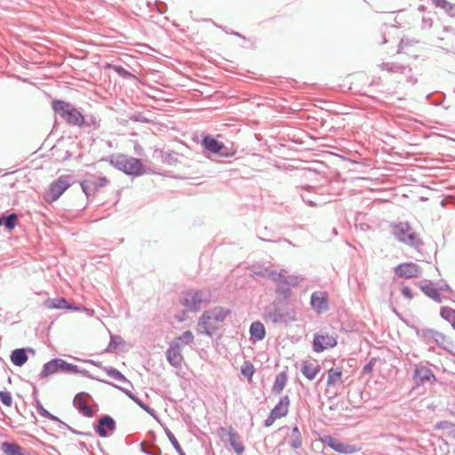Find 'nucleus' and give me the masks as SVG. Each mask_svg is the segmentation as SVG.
Listing matches in <instances>:
<instances>
[{
    "mask_svg": "<svg viewBox=\"0 0 455 455\" xmlns=\"http://www.w3.org/2000/svg\"><path fill=\"white\" fill-rule=\"evenodd\" d=\"M230 313L228 308L223 307H215L204 311L196 324L197 333L212 336L218 330L219 324L222 323Z\"/></svg>",
    "mask_w": 455,
    "mask_h": 455,
    "instance_id": "obj_1",
    "label": "nucleus"
},
{
    "mask_svg": "<svg viewBox=\"0 0 455 455\" xmlns=\"http://www.w3.org/2000/svg\"><path fill=\"white\" fill-rule=\"evenodd\" d=\"M264 319L275 325L287 326L297 321V312L287 303L274 302L266 307Z\"/></svg>",
    "mask_w": 455,
    "mask_h": 455,
    "instance_id": "obj_2",
    "label": "nucleus"
},
{
    "mask_svg": "<svg viewBox=\"0 0 455 455\" xmlns=\"http://www.w3.org/2000/svg\"><path fill=\"white\" fill-rule=\"evenodd\" d=\"M57 372L70 373V374H82L83 376L93 379L100 380L98 378L92 377L86 370H80L76 365L69 363L63 359L55 358L44 363L39 376L40 378H46Z\"/></svg>",
    "mask_w": 455,
    "mask_h": 455,
    "instance_id": "obj_3",
    "label": "nucleus"
},
{
    "mask_svg": "<svg viewBox=\"0 0 455 455\" xmlns=\"http://www.w3.org/2000/svg\"><path fill=\"white\" fill-rule=\"evenodd\" d=\"M52 108L68 124L83 127L84 116L71 103L61 100H54L52 102Z\"/></svg>",
    "mask_w": 455,
    "mask_h": 455,
    "instance_id": "obj_4",
    "label": "nucleus"
},
{
    "mask_svg": "<svg viewBox=\"0 0 455 455\" xmlns=\"http://www.w3.org/2000/svg\"><path fill=\"white\" fill-rule=\"evenodd\" d=\"M110 164L119 171L132 176H140L145 172L141 161L126 155L111 156Z\"/></svg>",
    "mask_w": 455,
    "mask_h": 455,
    "instance_id": "obj_5",
    "label": "nucleus"
},
{
    "mask_svg": "<svg viewBox=\"0 0 455 455\" xmlns=\"http://www.w3.org/2000/svg\"><path fill=\"white\" fill-rule=\"evenodd\" d=\"M211 300V292L209 290L190 289L183 292L181 304L190 312H197L201 309L203 303H208Z\"/></svg>",
    "mask_w": 455,
    "mask_h": 455,
    "instance_id": "obj_6",
    "label": "nucleus"
},
{
    "mask_svg": "<svg viewBox=\"0 0 455 455\" xmlns=\"http://www.w3.org/2000/svg\"><path fill=\"white\" fill-rule=\"evenodd\" d=\"M393 235L401 243L407 245L418 247L422 242L417 233L407 222H400L392 227Z\"/></svg>",
    "mask_w": 455,
    "mask_h": 455,
    "instance_id": "obj_7",
    "label": "nucleus"
},
{
    "mask_svg": "<svg viewBox=\"0 0 455 455\" xmlns=\"http://www.w3.org/2000/svg\"><path fill=\"white\" fill-rule=\"evenodd\" d=\"M415 332L417 337L427 345L435 344L448 350V346L452 344L446 335L431 328H415Z\"/></svg>",
    "mask_w": 455,
    "mask_h": 455,
    "instance_id": "obj_8",
    "label": "nucleus"
},
{
    "mask_svg": "<svg viewBox=\"0 0 455 455\" xmlns=\"http://www.w3.org/2000/svg\"><path fill=\"white\" fill-rule=\"evenodd\" d=\"M268 277L276 283V292L285 299L291 296V288L299 283L298 276L285 275L275 271H271Z\"/></svg>",
    "mask_w": 455,
    "mask_h": 455,
    "instance_id": "obj_9",
    "label": "nucleus"
},
{
    "mask_svg": "<svg viewBox=\"0 0 455 455\" xmlns=\"http://www.w3.org/2000/svg\"><path fill=\"white\" fill-rule=\"evenodd\" d=\"M73 183L72 176L61 175L50 185L47 195L52 201H56Z\"/></svg>",
    "mask_w": 455,
    "mask_h": 455,
    "instance_id": "obj_10",
    "label": "nucleus"
},
{
    "mask_svg": "<svg viewBox=\"0 0 455 455\" xmlns=\"http://www.w3.org/2000/svg\"><path fill=\"white\" fill-rule=\"evenodd\" d=\"M201 145L208 153H212L221 157H228L233 155L228 152V148L224 143L217 140L211 135L204 136Z\"/></svg>",
    "mask_w": 455,
    "mask_h": 455,
    "instance_id": "obj_11",
    "label": "nucleus"
},
{
    "mask_svg": "<svg viewBox=\"0 0 455 455\" xmlns=\"http://www.w3.org/2000/svg\"><path fill=\"white\" fill-rule=\"evenodd\" d=\"M337 345V336L331 335L323 331L314 335L313 350L320 353Z\"/></svg>",
    "mask_w": 455,
    "mask_h": 455,
    "instance_id": "obj_12",
    "label": "nucleus"
},
{
    "mask_svg": "<svg viewBox=\"0 0 455 455\" xmlns=\"http://www.w3.org/2000/svg\"><path fill=\"white\" fill-rule=\"evenodd\" d=\"M381 70H385L390 74H403L406 77V81L415 84L417 79L411 76V68L408 66L402 65L396 62H382L379 65Z\"/></svg>",
    "mask_w": 455,
    "mask_h": 455,
    "instance_id": "obj_13",
    "label": "nucleus"
},
{
    "mask_svg": "<svg viewBox=\"0 0 455 455\" xmlns=\"http://www.w3.org/2000/svg\"><path fill=\"white\" fill-rule=\"evenodd\" d=\"M412 379L417 385L426 382L434 383L436 381L433 371L423 364H417L415 366Z\"/></svg>",
    "mask_w": 455,
    "mask_h": 455,
    "instance_id": "obj_14",
    "label": "nucleus"
},
{
    "mask_svg": "<svg viewBox=\"0 0 455 455\" xmlns=\"http://www.w3.org/2000/svg\"><path fill=\"white\" fill-rule=\"evenodd\" d=\"M182 350L183 348H181L180 345L171 342L165 353L168 363L177 369H181L182 367L184 360Z\"/></svg>",
    "mask_w": 455,
    "mask_h": 455,
    "instance_id": "obj_15",
    "label": "nucleus"
},
{
    "mask_svg": "<svg viewBox=\"0 0 455 455\" xmlns=\"http://www.w3.org/2000/svg\"><path fill=\"white\" fill-rule=\"evenodd\" d=\"M395 273L397 276L403 278L418 277L420 267L413 262L401 263L395 268Z\"/></svg>",
    "mask_w": 455,
    "mask_h": 455,
    "instance_id": "obj_16",
    "label": "nucleus"
},
{
    "mask_svg": "<svg viewBox=\"0 0 455 455\" xmlns=\"http://www.w3.org/2000/svg\"><path fill=\"white\" fill-rule=\"evenodd\" d=\"M116 429V421L108 415H104L99 419L95 427L96 433L101 437H108Z\"/></svg>",
    "mask_w": 455,
    "mask_h": 455,
    "instance_id": "obj_17",
    "label": "nucleus"
},
{
    "mask_svg": "<svg viewBox=\"0 0 455 455\" xmlns=\"http://www.w3.org/2000/svg\"><path fill=\"white\" fill-rule=\"evenodd\" d=\"M310 304L318 314L327 311L329 308L327 293L321 291L313 292Z\"/></svg>",
    "mask_w": 455,
    "mask_h": 455,
    "instance_id": "obj_18",
    "label": "nucleus"
},
{
    "mask_svg": "<svg viewBox=\"0 0 455 455\" xmlns=\"http://www.w3.org/2000/svg\"><path fill=\"white\" fill-rule=\"evenodd\" d=\"M90 395L87 393H79L74 398V405L78 411L86 417H92L93 415L92 410L89 407L86 402V398H90Z\"/></svg>",
    "mask_w": 455,
    "mask_h": 455,
    "instance_id": "obj_19",
    "label": "nucleus"
},
{
    "mask_svg": "<svg viewBox=\"0 0 455 455\" xmlns=\"http://www.w3.org/2000/svg\"><path fill=\"white\" fill-rule=\"evenodd\" d=\"M220 430L223 435L227 434V435L228 436V443L230 446L234 449L235 452L237 455H242L243 452L244 451V446L240 440L239 435L232 429L228 431L226 428L220 427Z\"/></svg>",
    "mask_w": 455,
    "mask_h": 455,
    "instance_id": "obj_20",
    "label": "nucleus"
},
{
    "mask_svg": "<svg viewBox=\"0 0 455 455\" xmlns=\"http://www.w3.org/2000/svg\"><path fill=\"white\" fill-rule=\"evenodd\" d=\"M44 306L47 308L51 309H69L73 311L79 310V307L76 306L71 305L66 299L64 298H54V299H48L44 302Z\"/></svg>",
    "mask_w": 455,
    "mask_h": 455,
    "instance_id": "obj_21",
    "label": "nucleus"
},
{
    "mask_svg": "<svg viewBox=\"0 0 455 455\" xmlns=\"http://www.w3.org/2000/svg\"><path fill=\"white\" fill-rule=\"evenodd\" d=\"M341 367H332L327 371V387H334L343 383Z\"/></svg>",
    "mask_w": 455,
    "mask_h": 455,
    "instance_id": "obj_22",
    "label": "nucleus"
},
{
    "mask_svg": "<svg viewBox=\"0 0 455 455\" xmlns=\"http://www.w3.org/2000/svg\"><path fill=\"white\" fill-rule=\"evenodd\" d=\"M327 444L332 450H334L335 451H338L339 453L350 454L355 451L352 445L345 443H343L338 439L332 438V437H329V439L327 441Z\"/></svg>",
    "mask_w": 455,
    "mask_h": 455,
    "instance_id": "obj_23",
    "label": "nucleus"
},
{
    "mask_svg": "<svg viewBox=\"0 0 455 455\" xmlns=\"http://www.w3.org/2000/svg\"><path fill=\"white\" fill-rule=\"evenodd\" d=\"M286 440L293 450L299 449L302 446L301 433L297 426L291 427V432L287 434Z\"/></svg>",
    "mask_w": 455,
    "mask_h": 455,
    "instance_id": "obj_24",
    "label": "nucleus"
},
{
    "mask_svg": "<svg viewBox=\"0 0 455 455\" xmlns=\"http://www.w3.org/2000/svg\"><path fill=\"white\" fill-rule=\"evenodd\" d=\"M290 406V398L288 395H284L280 398L278 403L271 410L273 415H276L279 419L284 417L288 413Z\"/></svg>",
    "mask_w": 455,
    "mask_h": 455,
    "instance_id": "obj_25",
    "label": "nucleus"
},
{
    "mask_svg": "<svg viewBox=\"0 0 455 455\" xmlns=\"http://www.w3.org/2000/svg\"><path fill=\"white\" fill-rule=\"evenodd\" d=\"M251 339L253 342L260 341L265 338L266 331L262 323L253 322L250 326Z\"/></svg>",
    "mask_w": 455,
    "mask_h": 455,
    "instance_id": "obj_26",
    "label": "nucleus"
},
{
    "mask_svg": "<svg viewBox=\"0 0 455 455\" xmlns=\"http://www.w3.org/2000/svg\"><path fill=\"white\" fill-rule=\"evenodd\" d=\"M91 363H93L94 365L98 366V367H102L104 369V371H106V373L108 374V376H109L110 378L117 380V381H120V382H124V383H127L129 384L130 386H132L131 381H129L124 375L121 371H119L118 370H116V368H113V367H103L101 363H94L92 360H90L89 361Z\"/></svg>",
    "mask_w": 455,
    "mask_h": 455,
    "instance_id": "obj_27",
    "label": "nucleus"
},
{
    "mask_svg": "<svg viewBox=\"0 0 455 455\" xmlns=\"http://www.w3.org/2000/svg\"><path fill=\"white\" fill-rule=\"evenodd\" d=\"M11 361L16 366H22L28 361V355L25 348H16L11 354Z\"/></svg>",
    "mask_w": 455,
    "mask_h": 455,
    "instance_id": "obj_28",
    "label": "nucleus"
},
{
    "mask_svg": "<svg viewBox=\"0 0 455 455\" xmlns=\"http://www.w3.org/2000/svg\"><path fill=\"white\" fill-rule=\"evenodd\" d=\"M319 371L320 367L315 366L312 363L304 362L302 364L301 372L308 380H313Z\"/></svg>",
    "mask_w": 455,
    "mask_h": 455,
    "instance_id": "obj_29",
    "label": "nucleus"
},
{
    "mask_svg": "<svg viewBox=\"0 0 455 455\" xmlns=\"http://www.w3.org/2000/svg\"><path fill=\"white\" fill-rule=\"evenodd\" d=\"M287 382V375L284 371L280 372L276 375L274 386L272 387V393L279 395L283 390Z\"/></svg>",
    "mask_w": 455,
    "mask_h": 455,
    "instance_id": "obj_30",
    "label": "nucleus"
},
{
    "mask_svg": "<svg viewBox=\"0 0 455 455\" xmlns=\"http://www.w3.org/2000/svg\"><path fill=\"white\" fill-rule=\"evenodd\" d=\"M420 289L427 297H429L435 302H442V297L438 292V289L434 287L431 283L421 285Z\"/></svg>",
    "mask_w": 455,
    "mask_h": 455,
    "instance_id": "obj_31",
    "label": "nucleus"
},
{
    "mask_svg": "<svg viewBox=\"0 0 455 455\" xmlns=\"http://www.w3.org/2000/svg\"><path fill=\"white\" fill-rule=\"evenodd\" d=\"M1 449L5 455H24L21 447L15 443L4 442L2 443Z\"/></svg>",
    "mask_w": 455,
    "mask_h": 455,
    "instance_id": "obj_32",
    "label": "nucleus"
},
{
    "mask_svg": "<svg viewBox=\"0 0 455 455\" xmlns=\"http://www.w3.org/2000/svg\"><path fill=\"white\" fill-rule=\"evenodd\" d=\"M432 4L438 8L443 9L450 16H455V4H451L447 0H431Z\"/></svg>",
    "mask_w": 455,
    "mask_h": 455,
    "instance_id": "obj_33",
    "label": "nucleus"
},
{
    "mask_svg": "<svg viewBox=\"0 0 455 455\" xmlns=\"http://www.w3.org/2000/svg\"><path fill=\"white\" fill-rule=\"evenodd\" d=\"M18 215L11 213L9 215L0 216V226H4L6 229H13L17 224Z\"/></svg>",
    "mask_w": 455,
    "mask_h": 455,
    "instance_id": "obj_34",
    "label": "nucleus"
},
{
    "mask_svg": "<svg viewBox=\"0 0 455 455\" xmlns=\"http://www.w3.org/2000/svg\"><path fill=\"white\" fill-rule=\"evenodd\" d=\"M194 340V335L190 331H184L180 336L174 339L172 342L180 345L181 348L184 347L185 345H188L192 343Z\"/></svg>",
    "mask_w": 455,
    "mask_h": 455,
    "instance_id": "obj_35",
    "label": "nucleus"
},
{
    "mask_svg": "<svg viewBox=\"0 0 455 455\" xmlns=\"http://www.w3.org/2000/svg\"><path fill=\"white\" fill-rule=\"evenodd\" d=\"M440 315L442 318L449 322L455 330V309L448 307H443L440 310Z\"/></svg>",
    "mask_w": 455,
    "mask_h": 455,
    "instance_id": "obj_36",
    "label": "nucleus"
},
{
    "mask_svg": "<svg viewBox=\"0 0 455 455\" xmlns=\"http://www.w3.org/2000/svg\"><path fill=\"white\" fill-rule=\"evenodd\" d=\"M36 411L42 417H44V418L49 419L53 420V421L60 422V423L63 424L66 427L70 429L72 432H75V430H73L70 427L66 425L64 422L60 421V419H58L56 416L51 414L46 409L44 408V406L39 402L36 404Z\"/></svg>",
    "mask_w": 455,
    "mask_h": 455,
    "instance_id": "obj_37",
    "label": "nucleus"
},
{
    "mask_svg": "<svg viewBox=\"0 0 455 455\" xmlns=\"http://www.w3.org/2000/svg\"><path fill=\"white\" fill-rule=\"evenodd\" d=\"M417 44H419V40H417L415 38H409V37L402 38L400 41V44L398 45L397 52L398 53H400V52L409 53V52H408L409 48Z\"/></svg>",
    "mask_w": 455,
    "mask_h": 455,
    "instance_id": "obj_38",
    "label": "nucleus"
},
{
    "mask_svg": "<svg viewBox=\"0 0 455 455\" xmlns=\"http://www.w3.org/2000/svg\"><path fill=\"white\" fill-rule=\"evenodd\" d=\"M81 188L87 197L94 196L97 192L95 188V184L92 181L91 179L85 180L83 182H81Z\"/></svg>",
    "mask_w": 455,
    "mask_h": 455,
    "instance_id": "obj_39",
    "label": "nucleus"
},
{
    "mask_svg": "<svg viewBox=\"0 0 455 455\" xmlns=\"http://www.w3.org/2000/svg\"><path fill=\"white\" fill-rule=\"evenodd\" d=\"M140 450L148 455H162L161 449L153 444H148L146 442L140 443Z\"/></svg>",
    "mask_w": 455,
    "mask_h": 455,
    "instance_id": "obj_40",
    "label": "nucleus"
},
{
    "mask_svg": "<svg viewBox=\"0 0 455 455\" xmlns=\"http://www.w3.org/2000/svg\"><path fill=\"white\" fill-rule=\"evenodd\" d=\"M124 343L123 338L119 335H111L110 342L107 348L108 352H114L119 348L121 345Z\"/></svg>",
    "mask_w": 455,
    "mask_h": 455,
    "instance_id": "obj_41",
    "label": "nucleus"
},
{
    "mask_svg": "<svg viewBox=\"0 0 455 455\" xmlns=\"http://www.w3.org/2000/svg\"><path fill=\"white\" fill-rule=\"evenodd\" d=\"M165 433H166V435H167L168 439L172 443V446L177 451V452L180 455H186V453L182 450L180 444L179 443V442L176 439V437L174 436V435L168 428H165Z\"/></svg>",
    "mask_w": 455,
    "mask_h": 455,
    "instance_id": "obj_42",
    "label": "nucleus"
},
{
    "mask_svg": "<svg viewBox=\"0 0 455 455\" xmlns=\"http://www.w3.org/2000/svg\"><path fill=\"white\" fill-rule=\"evenodd\" d=\"M160 157L163 162L172 164L177 161V154L174 151H160Z\"/></svg>",
    "mask_w": 455,
    "mask_h": 455,
    "instance_id": "obj_43",
    "label": "nucleus"
},
{
    "mask_svg": "<svg viewBox=\"0 0 455 455\" xmlns=\"http://www.w3.org/2000/svg\"><path fill=\"white\" fill-rule=\"evenodd\" d=\"M241 372L243 376L247 377L248 379H251L254 373V367L251 363L244 362L241 367Z\"/></svg>",
    "mask_w": 455,
    "mask_h": 455,
    "instance_id": "obj_44",
    "label": "nucleus"
},
{
    "mask_svg": "<svg viewBox=\"0 0 455 455\" xmlns=\"http://www.w3.org/2000/svg\"><path fill=\"white\" fill-rule=\"evenodd\" d=\"M435 428V429H447L450 431H453V430H455V424H453L450 421H447V420H442V421L436 422Z\"/></svg>",
    "mask_w": 455,
    "mask_h": 455,
    "instance_id": "obj_45",
    "label": "nucleus"
},
{
    "mask_svg": "<svg viewBox=\"0 0 455 455\" xmlns=\"http://www.w3.org/2000/svg\"><path fill=\"white\" fill-rule=\"evenodd\" d=\"M83 127H99L98 120L94 116H84V123Z\"/></svg>",
    "mask_w": 455,
    "mask_h": 455,
    "instance_id": "obj_46",
    "label": "nucleus"
},
{
    "mask_svg": "<svg viewBox=\"0 0 455 455\" xmlns=\"http://www.w3.org/2000/svg\"><path fill=\"white\" fill-rule=\"evenodd\" d=\"M0 401L6 406H11L12 403V395L8 391H0Z\"/></svg>",
    "mask_w": 455,
    "mask_h": 455,
    "instance_id": "obj_47",
    "label": "nucleus"
},
{
    "mask_svg": "<svg viewBox=\"0 0 455 455\" xmlns=\"http://www.w3.org/2000/svg\"><path fill=\"white\" fill-rule=\"evenodd\" d=\"M92 181L95 184V188L98 190L100 188L105 187L108 184V180L105 177L92 178Z\"/></svg>",
    "mask_w": 455,
    "mask_h": 455,
    "instance_id": "obj_48",
    "label": "nucleus"
},
{
    "mask_svg": "<svg viewBox=\"0 0 455 455\" xmlns=\"http://www.w3.org/2000/svg\"><path fill=\"white\" fill-rule=\"evenodd\" d=\"M300 196H301L302 200H303L307 204H308V205H310V206H316V205H318V204H321V202H318V201H317V196H313V198H312V196H309V197H308L307 196L303 195V194H301Z\"/></svg>",
    "mask_w": 455,
    "mask_h": 455,
    "instance_id": "obj_49",
    "label": "nucleus"
},
{
    "mask_svg": "<svg viewBox=\"0 0 455 455\" xmlns=\"http://www.w3.org/2000/svg\"><path fill=\"white\" fill-rule=\"evenodd\" d=\"M119 76H123V77H129L132 76V74L127 71L124 67L122 66H116V65H112L110 66Z\"/></svg>",
    "mask_w": 455,
    "mask_h": 455,
    "instance_id": "obj_50",
    "label": "nucleus"
},
{
    "mask_svg": "<svg viewBox=\"0 0 455 455\" xmlns=\"http://www.w3.org/2000/svg\"><path fill=\"white\" fill-rule=\"evenodd\" d=\"M104 382V380H102ZM105 383H108L118 389H120L121 391H123L130 399H132V401H134V399L137 397L136 395H134V394H132L130 390L126 389V388H124V387H121L116 384H113L111 382H108V381H105Z\"/></svg>",
    "mask_w": 455,
    "mask_h": 455,
    "instance_id": "obj_51",
    "label": "nucleus"
},
{
    "mask_svg": "<svg viewBox=\"0 0 455 455\" xmlns=\"http://www.w3.org/2000/svg\"><path fill=\"white\" fill-rule=\"evenodd\" d=\"M141 409H143L145 411L148 412L151 415H154L155 411L146 405L140 398L136 397L134 401Z\"/></svg>",
    "mask_w": 455,
    "mask_h": 455,
    "instance_id": "obj_52",
    "label": "nucleus"
},
{
    "mask_svg": "<svg viewBox=\"0 0 455 455\" xmlns=\"http://www.w3.org/2000/svg\"><path fill=\"white\" fill-rule=\"evenodd\" d=\"M376 359L371 358L368 363H366L363 368V373L369 374L372 371L373 366L375 364Z\"/></svg>",
    "mask_w": 455,
    "mask_h": 455,
    "instance_id": "obj_53",
    "label": "nucleus"
},
{
    "mask_svg": "<svg viewBox=\"0 0 455 455\" xmlns=\"http://www.w3.org/2000/svg\"><path fill=\"white\" fill-rule=\"evenodd\" d=\"M279 418L275 415H273V412L270 411L269 415L267 416V418L265 419L264 421V426L266 427H268L270 426H272L274 424V422L278 419Z\"/></svg>",
    "mask_w": 455,
    "mask_h": 455,
    "instance_id": "obj_54",
    "label": "nucleus"
},
{
    "mask_svg": "<svg viewBox=\"0 0 455 455\" xmlns=\"http://www.w3.org/2000/svg\"><path fill=\"white\" fill-rule=\"evenodd\" d=\"M433 26V20L431 18H428V17H422V24H421V28L423 29H428L430 28L431 27Z\"/></svg>",
    "mask_w": 455,
    "mask_h": 455,
    "instance_id": "obj_55",
    "label": "nucleus"
},
{
    "mask_svg": "<svg viewBox=\"0 0 455 455\" xmlns=\"http://www.w3.org/2000/svg\"><path fill=\"white\" fill-rule=\"evenodd\" d=\"M132 120H134V121H137V122H141V123H148V120L144 117L141 114H136V115H133L132 117H131Z\"/></svg>",
    "mask_w": 455,
    "mask_h": 455,
    "instance_id": "obj_56",
    "label": "nucleus"
},
{
    "mask_svg": "<svg viewBox=\"0 0 455 455\" xmlns=\"http://www.w3.org/2000/svg\"><path fill=\"white\" fill-rule=\"evenodd\" d=\"M402 294L408 299H412L413 297L411 290L406 286L402 289Z\"/></svg>",
    "mask_w": 455,
    "mask_h": 455,
    "instance_id": "obj_57",
    "label": "nucleus"
},
{
    "mask_svg": "<svg viewBox=\"0 0 455 455\" xmlns=\"http://www.w3.org/2000/svg\"><path fill=\"white\" fill-rule=\"evenodd\" d=\"M437 289H438V292H439L440 291H448V290H450V287L448 284L444 283L443 285H440L439 288H437Z\"/></svg>",
    "mask_w": 455,
    "mask_h": 455,
    "instance_id": "obj_58",
    "label": "nucleus"
},
{
    "mask_svg": "<svg viewBox=\"0 0 455 455\" xmlns=\"http://www.w3.org/2000/svg\"><path fill=\"white\" fill-rule=\"evenodd\" d=\"M301 188L307 190V192L315 189V188H313L311 186L302 187Z\"/></svg>",
    "mask_w": 455,
    "mask_h": 455,
    "instance_id": "obj_59",
    "label": "nucleus"
},
{
    "mask_svg": "<svg viewBox=\"0 0 455 455\" xmlns=\"http://www.w3.org/2000/svg\"><path fill=\"white\" fill-rule=\"evenodd\" d=\"M425 10H426V7L424 5H419L418 7V11L420 12H423Z\"/></svg>",
    "mask_w": 455,
    "mask_h": 455,
    "instance_id": "obj_60",
    "label": "nucleus"
},
{
    "mask_svg": "<svg viewBox=\"0 0 455 455\" xmlns=\"http://www.w3.org/2000/svg\"><path fill=\"white\" fill-rule=\"evenodd\" d=\"M333 233H334L335 235H337V230H336V228H333Z\"/></svg>",
    "mask_w": 455,
    "mask_h": 455,
    "instance_id": "obj_61",
    "label": "nucleus"
}]
</instances>
